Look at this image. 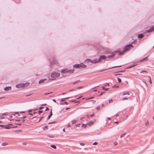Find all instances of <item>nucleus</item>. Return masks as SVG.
<instances>
[{
  "label": "nucleus",
  "instance_id": "1",
  "mask_svg": "<svg viewBox=\"0 0 154 154\" xmlns=\"http://www.w3.org/2000/svg\"><path fill=\"white\" fill-rule=\"evenodd\" d=\"M73 68H76L79 69H82L84 68H86V66L83 63H81L79 64H75L73 66Z\"/></svg>",
  "mask_w": 154,
  "mask_h": 154
},
{
  "label": "nucleus",
  "instance_id": "2",
  "mask_svg": "<svg viewBox=\"0 0 154 154\" xmlns=\"http://www.w3.org/2000/svg\"><path fill=\"white\" fill-rule=\"evenodd\" d=\"M74 69H63L61 70V72L63 73H73L74 72Z\"/></svg>",
  "mask_w": 154,
  "mask_h": 154
},
{
  "label": "nucleus",
  "instance_id": "3",
  "mask_svg": "<svg viewBox=\"0 0 154 154\" xmlns=\"http://www.w3.org/2000/svg\"><path fill=\"white\" fill-rule=\"evenodd\" d=\"M29 84V83L26 82L25 83H20L16 85V87L17 88H23L25 86H27Z\"/></svg>",
  "mask_w": 154,
  "mask_h": 154
},
{
  "label": "nucleus",
  "instance_id": "4",
  "mask_svg": "<svg viewBox=\"0 0 154 154\" xmlns=\"http://www.w3.org/2000/svg\"><path fill=\"white\" fill-rule=\"evenodd\" d=\"M60 74L59 73L57 72H54L51 75V77L53 79L52 80H54L56 79V78L59 76Z\"/></svg>",
  "mask_w": 154,
  "mask_h": 154
},
{
  "label": "nucleus",
  "instance_id": "5",
  "mask_svg": "<svg viewBox=\"0 0 154 154\" xmlns=\"http://www.w3.org/2000/svg\"><path fill=\"white\" fill-rule=\"evenodd\" d=\"M107 57L105 55H102L100 56L98 60H97V63L100 62L102 60L106 59Z\"/></svg>",
  "mask_w": 154,
  "mask_h": 154
},
{
  "label": "nucleus",
  "instance_id": "6",
  "mask_svg": "<svg viewBox=\"0 0 154 154\" xmlns=\"http://www.w3.org/2000/svg\"><path fill=\"white\" fill-rule=\"evenodd\" d=\"M122 66V65L114 66H113V67H110V68H109L106 69H103V70H98V71L99 72H101V71H105V70H106L109 69H113V68H117V67H121Z\"/></svg>",
  "mask_w": 154,
  "mask_h": 154
},
{
  "label": "nucleus",
  "instance_id": "7",
  "mask_svg": "<svg viewBox=\"0 0 154 154\" xmlns=\"http://www.w3.org/2000/svg\"><path fill=\"white\" fill-rule=\"evenodd\" d=\"M131 48L127 45L123 49V50L125 52L126 51H128Z\"/></svg>",
  "mask_w": 154,
  "mask_h": 154
},
{
  "label": "nucleus",
  "instance_id": "8",
  "mask_svg": "<svg viewBox=\"0 0 154 154\" xmlns=\"http://www.w3.org/2000/svg\"><path fill=\"white\" fill-rule=\"evenodd\" d=\"M154 31V26H152V27H151L149 30H146L145 32H151Z\"/></svg>",
  "mask_w": 154,
  "mask_h": 154
},
{
  "label": "nucleus",
  "instance_id": "9",
  "mask_svg": "<svg viewBox=\"0 0 154 154\" xmlns=\"http://www.w3.org/2000/svg\"><path fill=\"white\" fill-rule=\"evenodd\" d=\"M103 48L102 46H100L99 45L97 44V50H103Z\"/></svg>",
  "mask_w": 154,
  "mask_h": 154
},
{
  "label": "nucleus",
  "instance_id": "10",
  "mask_svg": "<svg viewBox=\"0 0 154 154\" xmlns=\"http://www.w3.org/2000/svg\"><path fill=\"white\" fill-rule=\"evenodd\" d=\"M11 86H8L5 87L4 88V90L5 91H8L9 90H11Z\"/></svg>",
  "mask_w": 154,
  "mask_h": 154
},
{
  "label": "nucleus",
  "instance_id": "11",
  "mask_svg": "<svg viewBox=\"0 0 154 154\" xmlns=\"http://www.w3.org/2000/svg\"><path fill=\"white\" fill-rule=\"evenodd\" d=\"M112 55H109L107 57H106L107 58H111L113 57L116 55V54L114 53H112Z\"/></svg>",
  "mask_w": 154,
  "mask_h": 154
},
{
  "label": "nucleus",
  "instance_id": "12",
  "mask_svg": "<svg viewBox=\"0 0 154 154\" xmlns=\"http://www.w3.org/2000/svg\"><path fill=\"white\" fill-rule=\"evenodd\" d=\"M52 115H53V113L52 112V109H51L50 112V114L48 116L47 118V120L49 119H50V118H51V117L52 116Z\"/></svg>",
  "mask_w": 154,
  "mask_h": 154
},
{
  "label": "nucleus",
  "instance_id": "13",
  "mask_svg": "<svg viewBox=\"0 0 154 154\" xmlns=\"http://www.w3.org/2000/svg\"><path fill=\"white\" fill-rule=\"evenodd\" d=\"M144 36V35L142 33H140L138 35L137 37L139 38H142Z\"/></svg>",
  "mask_w": 154,
  "mask_h": 154
},
{
  "label": "nucleus",
  "instance_id": "14",
  "mask_svg": "<svg viewBox=\"0 0 154 154\" xmlns=\"http://www.w3.org/2000/svg\"><path fill=\"white\" fill-rule=\"evenodd\" d=\"M148 56L144 58L143 59L140 60L138 62H142V61H147L148 60V59L147 58Z\"/></svg>",
  "mask_w": 154,
  "mask_h": 154
},
{
  "label": "nucleus",
  "instance_id": "15",
  "mask_svg": "<svg viewBox=\"0 0 154 154\" xmlns=\"http://www.w3.org/2000/svg\"><path fill=\"white\" fill-rule=\"evenodd\" d=\"M91 62H92L91 60L90 59H87L85 60L84 63H86Z\"/></svg>",
  "mask_w": 154,
  "mask_h": 154
},
{
  "label": "nucleus",
  "instance_id": "16",
  "mask_svg": "<svg viewBox=\"0 0 154 154\" xmlns=\"http://www.w3.org/2000/svg\"><path fill=\"white\" fill-rule=\"evenodd\" d=\"M46 80V79H42L40 80H39V82H38V83L40 84V83H43Z\"/></svg>",
  "mask_w": 154,
  "mask_h": 154
},
{
  "label": "nucleus",
  "instance_id": "17",
  "mask_svg": "<svg viewBox=\"0 0 154 154\" xmlns=\"http://www.w3.org/2000/svg\"><path fill=\"white\" fill-rule=\"evenodd\" d=\"M94 123V122L93 121H90L88 123V125L89 126H91V125H93Z\"/></svg>",
  "mask_w": 154,
  "mask_h": 154
},
{
  "label": "nucleus",
  "instance_id": "18",
  "mask_svg": "<svg viewBox=\"0 0 154 154\" xmlns=\"http://www.w3.org/2000/svg\"><path fill=\"white\" fill-rule=\"evenodd\" d=\"M119 53L118 55H121L124 54L125 52L124 51V50H123V51L122 52H121L120 51H119Z\"/></svg>",
  "mask_w": 154,
  "mask_h": 154
},
{
  "label": "nucleus",
  "instance_id": "19",
  "mask_svg": "<svg viewBox=\"0 0 154 154\" xmlns=\"http://www.w3.org/2000/svg\"><path fill=\"white\" fill-rule=\"evenodd\" d=\"M72 97H66V98H65L61 99V102H63V101H65V99H69V98H71Z\"/></svg>",
  "mask_w": 154,
  "mask_h": 154
},
{
  "label": "nucleus",
  "instance_id": "20",
  "mask_svg": "<svg viewBox=\"0 0 154 154\" xmlns=\"http://www.w3.org/2000/svg\"><path fill=\"white\" fill-rule=\"evenodd\" d=\"M137 65V64H134L133 65L131 66H130L127 67L125 69H128L129 68H132L133 67L136 66Z\"/></svg>",
  "mask_w": 154,
  "mask_h": 154
},
{
  "label": "nucleus",
  "instance_id": "21",
  "mask_svg": "<svg viewBox=\"0 0 154 154\" xmlns=\"http://www.w3.org/2000/svg\"><path fill=\"white\" fill-rule=\"evenodd\" d=\"M42 128L44 130H46V129H48V125H46L44 127H42Z\"/></svg>",
  "mask_w": 154,
  "mask_h": 154
},
{
  "label": "nucleus",
  "instance_id": "22",
  "mask_svg": "<svg viewBox=\"0 0 154 154\" xmlns=\"http://www.w3.org/2000/svg\"><path fill=\"white\" fill-rule=\"evenodd\" d=\"M5 128L6 129H10L11 128V127L10 126H9L8 125H5Z\"/></svg>",
  "mask_w": 154,
  "mask_h": 154
},
{
  "label": "nucleus",
  "instance_id": "23",
  "mask_svg": "<svg viewBox=\"0 0 154 154\" xmlns=\"http://www.w3.org/2000/svg\"><path fill=\"white\" fill-rule=\"evenodd\" d=\"M64 104H66V105H67V104H68V103L67 102H64L62 103H60V105H63Z\"/></svg>",
  "mask_w": 154,
  "mask_h": 154
},
{
  "label": "nucleus",
  "instance_id": "24",
  "mask_svg": "<svg viewBox=\"0 0 154 154\" xmlns=\"http://www.w3.org/2000/svg\"><path fill=\"white\" fill-rule=\"evenodd\" d=\"M130 94V93L128 92H124L122 94L123 96L126 95H129Z\"/></svg>",
  "mask_w": 154,
  "mask_h": 154
},
{
  "label": "nucleus",
  "instance_id": "25",
  "mask_svg": "<svg viewBox=\"0 0 154 154\" xmlns=\"http://www.w3.org/2000/svg\"><path fill=\"white\" fill-rule=\"evenodd\" d=\"M92 62H91V63H96V59H95L94 60H91Z\"/></svg>",
  "mask_w": 154,
  "mask_h": 154
},
{
  "label": "nucleus",
  "instance_id": "26",
  "mask_svg": "<svg viewBox=\"0 0 154 154\" xmlns=\"http://www.w3.org/2000/svg\"><path fill=\"white\" fill-rule=\"evenodd\" d=\"M50 146L51 147H52V148L55 149H56V146L54 145H51Z\"/></svg>",
  "mask_w": 154,
  "mask_h": 154
},
{
  "label": "nucleus",
  "instance_id": "27",
  "mask_svg": "<svg viewBox=\"0 0 154 154\" xmlns=\"http://www.w3.org/2000/svg\"><path fill=\"white\" fill-rule=\"evenodd\" d=\"M77 122V121L76 120H72V124H75L76 123V122Z\"/></svg>",
  "mask_w": 154,
  "mask_h": 154
},
{
  "label": "nucleus",
  "instance_id": "28",
  "mask_svg": "<svg viewBox=\"0 0 154 154\" xmlns=\"http://www.w3.org/2000/svg\"><path fill=\"white\" fill-rule=\"evenodd\" d=\"M13 131L14 132H22V131L21 130H13Z\"/></svg>",
  "mask_w": 154,
  "mask_h": 154
},
{
  "label": "nucleus",
  "instance_id": "29",
  "mask_svg": "<svg viewBox=\"0 0 154 154\" xmlns=\"http://www.w3.org/2000/svg\"><path fill=\"white\" fill-rule=\"evenodd\" d=\"M80 81L79 80H77L75 82H73L72 83L73 84H75L77 83H78L79 82H80Z\"/></svg>",
  "mask_w": 154,
  "mask_h": 154
},
{
  "label": "nucleus",
  "instance_id": "30",
  "mask_svg": "<svg viewBox=\"0 0 154 154\" xmlns=\"http://www.w3.org/2000/svg\"><path fill=\"white\" fill-rule=\"evenodd\" d=\"M7 144L8 143H3L2 144V145L3 146H4L7 145Z\"/></svg>",
  "mask_w": 154,
  "mask_h": 154
},
{
  "label": "nucleus",
  "instance_id": "31",
  "mask_svg": "<svg viewBox=\"0 0 154 154\" xmlns=\"http://www.w3.org/2000/svg\"><path fill=\"white\" fill-rule=\"evenodd\" d=\"M86 124H82V127L84 128H85L86 127Z\"/></svg>",
  "mask_w": 154,
  "mask_h": 154
},
{
  "label": "nucleus",
  "instance_id": "32",
  "mask_svg": "<svg viewBox=\"0 0 154 154\" xmlns=\"http://www.w3.org/2000/svg\"><path fill=\"white\" fill-rule=\"evenodd\" d=\"M83 88V86H79V87H77L76 88V89H82Z\"/></svg>",
  "mask_w": 154,
  "mask_h": 154
},
{
  "label": "nucleus",
  "instance_id": "33",
  "mask_svg": "<svg viewBox=\"0 0 154 154\" xmlns=\"http://www.w3.org/2000/svg\"><path fill=\"white\" fill-rule=\"evenodd\" d=\"M147 73V72L145 70H143V71H141V72H140V73Z\"/></svg>",
  "mask_w": 154,
  "mask_h": 154
},
{
  "label": "nucleus",
  "instance_id": "34",
  "mask_svg": "<svg viewBox=\"0 0 154 154\" xmlns=\"http://www.w3.org/2000/svg\"><path fill=\"white\" fill-rule=\"evenodd\" d=\"M70 101L72 102H74L75 103H77V102H79V101H76L75 100H70Z\"/></svg>",
  "mask_w": 154,
  "mask_h": 154
},
{
  "label": "nucleus",
  "instance_id": "35",
  "mask_svg": "<svg viewBox=\"0 0 154 154\" xmlns=\"http://www.w3.org/2000/svg\"><path fill=\"white\" fill-rule=\"evenodd\" d=\"M117 79L119 83H120L121 82V79L118 77H117Z\"/></svg>",
  "mask_w": 154,
  "mask_h": 154
},
{
  "label": "nucleus",
  "instance_id": "36",
  "mask_svg": "<svg viewBox=\"0 0 154 154\" xmlns=\"http://www.w3.org/2000/svg\"><path fill=\"white\" fill-rule=\"evenodd\" d=\"M56 123V122L54 121V122H49V123H48V124H54L55 123Z\"/></svg>",
  "mask_w": 154,
  "mask_h": 154
},
{
  "label": "nucleus",
  "instance_id": "37",
  "mask_svg": "<svg viewBox=\"0 0 154 154\" xmlns=\"http://www.w3.org/2000/svg\"><path fill=\"white\" fill-rule=\"evenodd\" d=\"M126 134V133H125L124 134H121L120 136V138H122V137H123Z\"/></svg>",
  "mask_w": 154,
  "mask_h": 154
},
{
  "label": "nucleus",
  "instance_id": "38",
  "mask_svg": "<svg viewBox=\"0 0 154 154\" xmlns=\"http://www.w3.org/2000/svg\"><path fill=\"white\" fill-rule=\"evenodd\" d=\"M20 118H21V119H23V118H26V116H21L20 115Z\"/></svg>",
  "mask_w": 154,
  "mask_h": 154
},
{
  "label": "nucleus",
  "instance_id": "39",
  "mask_svg": "<svg viewBox=\"0 0 154 154\" xmlns=\"http://www.w3.org/2000/svg\"><path fill=\"white\" fill-rule=\"evenodd\" d=\"M102 89L103 90H104L106 91H107L109 89L108 88H105L104 87H103Z\"/></svg>",
  "mask_w": 154,
  "mask_h": 154
},
{
  "label": "nucleus",
  "instance_id": "40",
  "mask_svg": "<svg viewBox=\"0 0 154 154\" xmlns=\"http://www.w3.org/2000/svg\"><path fill=\"white\" fill-rule=\"evenodd\" d=\"M119 87V86H118V85H117V86H116V85H114L112 87V88H113L115 87L116 88H118Z\"/></svg>",
  "mask_w": 154,
  "mask_h": 154
},
{
  "label": "nucleus",
  "instance_id": "41",
  "mask_svg": "<svg viewBox=\"0 0 154 154\" xmlns=\"http://www.w3.org/2000/svg\"><path fill=\"white\" fill-rule=\"evenodd\" d=\"M149 82L150 84H152V81L151 80V78H150V76H149Z\"/></svg>",
  "mask_w": 154,
  "mask_h": 154
},
{
  "label": "nucleus",
  "instance_id": "42",
  "mask_svg": "<svg viewBox=\"0 0 154 154\" xmlns=\"http://www.w3.org/2000/svg\"><path fill=\"white\" fill-rule=\"evenodd\" d=\"M125 71V70H121V71H118V72H115V73L122 72H124Z\"/></svg>",
  "mask_w": 154,
  "mask_h": 154
},
{
  "label": "nucleus",
  "instance_id": "43",
  "mask_svg": "<svg viewBox=\"0 0 154 154\" xmlns=\"http://www.w3.org/2000/svg\"><path fill=\"white\" fill-rule=\"evenodd\" d=\"M44 118V117L43 116H42L41 117V118H40V119L39 120V121H38V122H40L41 120H42Z\"/></svg>",
  "mask_w": 154,
  "mask_h": 154
},
{
  "label": "nucleus",
  "instance_id": "44",
  "mask_svg": "<svg viewBox=\"0 0 154 154\" xmlns=\"http://www.w3.org/2000/svg\"><path fill=\"white\" fill-rule=\"evenodd\" d=\"M48 137H50V138H54V136H52V135H48Z\"/></svg>",
  "mask_w": 154,
  "mask_h": 154
},
{
  "label": "nucleus",
  "instance_id": "45",
  "mask_svg": "<svg viewBox=\"0 0 154 154\" xmlns=\"http://www.w3.org/2000/svg\"><path fill=\"white\" fill-rule=\"evenodd\" d=\"M15 113L18 114V116H20V115L19 114V112H15Z\"/></svg>",
  "mask_w": 154,
  "mask_h": 154
},
{
  "label": "nucleus",
  "instance_id": "46",
  "mask_svg": "<svg viewBox=\"0 0 154 154\" xmlns=\"http://www.w3.org/2000/svg\"><path fill=\"white\" fill-rule=\"evenodd\" d=\"M43 112V111L42 110H39L38 111V112L39 114H40Z\"/></svg>",
  "mask_w": 154,
  "mask_h": 154
},
{
  "label": "nucleus",
  "instance_id": "47",
  "mask_svg": "<svg viewBox=\"0 0 154 154\" xmlns=\"http://www.w3.org/2000/svg\"><path fill=\"white\" fill-rule=\"evenodd\" d=\"M16 125H21V123H15Z\"/></svg>",
  "mask_w": 154,
  "mask_h": 154
},
{
  "label": "nucleus",
  "instance_id": "48",
  "mask_svg": "<svg viewBox=\"0 0 154 154\" xmlns=\"http://www.w3.org/2000/svg\"><path fill=\"white\" fill-rule=\"evenodd\" d=\"M105 93V92H101L99 94V95H98V96H100L102 95L104 93Z\"/></svg>",
  "mask_w": 154,
  "mask_h": 154
},
{
  "label": "nucleus",
  "instance_id": "49",
  "mask_svg": "<svg viewBox=\"0 0 154 154\" xmlns=\"http://www.w3.org/2000/svg\"><path fill=\"white\" fill-rule=\"evenodd\" d=\"M75 91V89H72L69 91V92H71L73 91Z\"/></svg>",
  "mask_w": 154,
  "mask_h": 154
},
{
  "label": "nucleus",
  "instance_id": "50",
  "mask_svg": "<svg viewBox=\"0 0 154 154\" xmlns=\"http://www.w3.org/2000/svg\"><path fill=\"white\" fill-rule=\"evenodd\" d=\"M80 124H78L75 125V126L77 127H79L80 126Z\"/></svg>",
  "mask_w": 154,
  "mask_h": 154
},
{
  "label": "nucleus",
  "instance_id": "51",
  "mask_svg": "<svg viewBox=\"0 0 154 154\" xmlns=\"http://www.w3.org/2000/svg\"><path fill=\"white\" fill-rule=\"evenodd\" d=\"M109 103L111 102H113V100L112 99H110L109 100Z\"/></svg>",
  "mask_w": 154,
  "mask_h": 154
},
{
  "label": "nucleus",
  "instance_id": "52",
  "mask_svg": "<svg viewBox=\"0 0 154 154\" xmlns=\"http://www.w3.org/2000/svg\"><path fill=\"white\" fill-rule=\"evenodd\" d=\"M127 45L128 46L130 47V48L131 47H133V46L131 44L128 45Z\"/></svg>",
  "mask_w": 154,
  "mask_h": 154
},
{
  "label": "nucleus",
  "instance_id": "53",
  "mask_svg": "<svg viewBox=\"0 0 154 154\" xmlns=\"http://www.w3.org/2000/svg\"><path fill=\"white\" fill-rule=\"evenodd\" d=\"M114 144L115 146H116L118 144V143L116 142H115L114 143Z\"/></svg>",
  "mask_w": 154,
  "mask_h": 154
},
{
  "label": "nucleus",
  "instance_id": "54",
  "mask_svg": "<svg viewBox=\"0 0 154 154\" xmlns=\"http://www.w3.org/2000/svg\"><path fill=\"white\" fill-rule=\"evenodd\" d=\"M21 121V120L20 119H17L15 120V121L17 122H19Z\"/></svg>",
  "mask_w": 154,
  "mask_h": 154
},
{
  "label": "nucleus",
  "instance_id": "55",
  "mask_svg": "<svg viewBox=\"0 0 154 154\" xmlns=\"http://www.w3.org/2000/svg\"><path fill=\"white\" fill-rule=\"evenodd\" d=\"M0 127H2V128H5V125H0Z\"/></svg>",
  "mask_w": 154,
  "mask_h": 154
},
{
  "label": "nucleus",
  "instance_id": "56",
  "mask_svg": "<svg viewBox=\"0 0 154 154\" xmlns=\"http://www.w3.org/2000/svg\"><path fill=\"white\" fill-rule=\"evenodd\" d=\"M44 108V107L43 106H41L39 108V109H40V110H41L42 109H43V108Z\"/></svg>",
  "mask_w": 154,
  "mask_h": 154
},
{
  "label": "nucleus",
  "instance_id": "57",
  "mask_svg": "<svg viewBox=\"0 0 154 154\" xmlns=\"http://www.w3.org/2000/svg\"><path fill=\"white\" fill-rule=\"evenodd\" d=\"M149 124V122L147 121V122L145 123V125L147 126Z\"/></svg>",
  "mask_w": 154,
  "mask_h": 154
},
{
  "label": "nucleus",
  "instance_id": "58",
  "mask_svg": "<svg viewBox=\"0 0 154 154\" xmlns=\"http://www.w3.org/2000/svg\"><path fill=\"white\" fill-rule=\"evenodd\" d=\"M122 75V74H115L114 75L115 76H117V75Z\"/></svg>",
  "mask_w": 154,
  "mask_h": 154
},
{
  "label": "nucleus",
  "instance_id": "59",
  "mask_svg": "<svg viewBox=\"0 0 154 154\" xmlns=\"http://www.w3.org/2000/svg\"><path fill=\"white\" fill-rule=\"evenodd\" d=\"M128 98L126 97H124L123 98V100H128Z\"/></svg>",
  "mask_w": 154,
  "mask_h": 154
},
{
  "label": "nucleus",
  "instance_id": "60",
  "mask_svg": "<svg viewBox=\"0 0 154 154\" xmlns=\"http://www.w3.org/2000/svg\"><path fill=\"white\" fill-rule=\"evenodd\" d=\"M47 105V104L46 103L43 104H42L40 105L41 106H46Z\"/></svg>",
  "mask_w": 154,
  "mask_h": 154
},
{
  "label": "nucleus",
  "instance_id": "61",
  "mask_svg": "<svg viewBox=\"0 0 154 154\" xmlns=\"http://www.w3.org/2000/svg\"><path fill=\"white\" fill-rule=\"evenodd\" d=\"M49 110V108L48 107H46V109H45V111H47Z\"/></svg>",
  "mask_w": 154,
  "mask_h": 154
},
{
  "label": "nucleus",
  "instance_id": "62",
  "mask_svg": "<svg viewBox=\"0 0 154 154\" xmlns=\"http://www.w3.org/2000/svg\"><path fill=\"white\" fill-rule=\"evenodd\" d=\"M32 109H29V110H28V112L29 113H30V112H32Z\"/></svg>",
  "mask_w": 154,
  "mask_h": 154
},
{
  "label": "nucleus",
  "instance_id": "63",
  "mask_svg": "<svg viewBox=\"0 0 154 154\" xmlns=\"http://www.w3.org/2000/svg\"><path fill=\"white\" fill-rule=\"evenodd\" d=\"M80 145L81 146H84L85 145V144L83 143H80Z\"/></svg>",
  "mask_w": 154,
  "mask_h": 154
},
{
  "label": "nucleus",
  "instance_id": "64",
  "mask_svg": "<svg viewBox=\"0 0 154 154\" xmlns=\"http://www.w3.org/2000/svg\"><path fill=\"white\" fill-rule=\"evenodd\" d=\"M22 144H23V145L24 146H25V145H26L27 144L26 143H25V142L24 143H22Z\"/></svg>",
  "mask_w": 154,
  "mask_h": 154
}]
</instances>
